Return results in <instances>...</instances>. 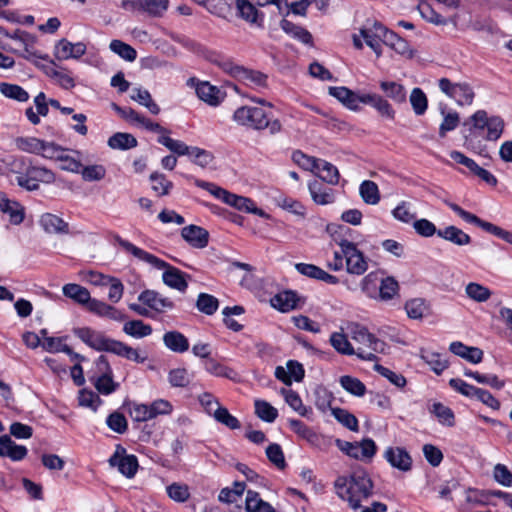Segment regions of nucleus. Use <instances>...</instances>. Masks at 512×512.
<instances>
[{
	"label": "nucleus",
	"instance_id": "nucleus-1",
	"mask_svg": "<svg viewBox=\"0 0 512 512\" xmlns=\"http://www.w3.org/2000/svg\"><path fill=\"white\" fill-rule=\"evenodd\" d=\"M469 121L472 124L470 129L471 133L470 135L465 136L464 146L481 156L487 157V146L482 142V140L478 139L473 130H486L484 139L486 141H497L504 132L505 122L503 118L498 115L489 116L485 110H477L470 116Z\"/></svg>",
	"mask_w": 512,
	"mask_h": 512
},
{
	"label": "nucleus",
	"instance_id": "nucleus-2",
	"mask_svg": "<svg viewBox=\"0 0 512 512\" xmlns=\"http://www.w3.org/2000/svg\"><path fill=\"white\" fill-rule=\"evenodd\" d=\"M336 494L349 506L356 510L361 507L362 500L368 499L373 494V482L368 473L363 469L355 470L350 478L341 476L334 483Z\"/></svg>",
	"mask_w": 512,
	"mask_h": 512
},
{
	"label": "nucleus",
	"instance_id": "nucleus-3",
	"mask_svg": "<svg viewBox=\"0 0 512 512\" xmlns=\"http://www.w3.org/2000/svg\"><path fill=\"white\" fill-rule=\"evenodd\" d=\"M118 242L121 247H123L127 252L137 257L139 260L147 262L157 269H165L162 275V279L167 286L176 289L180 292H184L187 289L188 283L185 279L186 275L184 272H182L176 267L169 265L167 262L159 259L153 254H150L145 250L136 247L135 245L126 240L119 239Z\"/></svg>",
	"mask_w": 512,
	"mask_h": 512
},
{
	"label": "nucleus",
	"instance_id": "nucleus-4",
	"mask_svg": "<svg viewBox=\"0 0 512 512\" xmlns=\"http://www.w3.org/2000/svg\"><path fill=\"white\" fill-rule=\"evenodd\" d=\"M233 120L247 129L262 131L268 129L274 135L282 130V124L278 119H272L270 114L262 107L241 106L233 113Z\"/></svg>",
	"mask_w": 512,
	"mask_h": 512
},
{
	"label": "nucleus",
	"instance_id": "nucleus-5",
	"mask_svg": "<svg viewBox=\"0 0 512 512\" xmlns=\"http://www.w3.org/2000/svg\"><path fill=\"white\" fill-rule=\"evenodd\" d=\"M56 177L53 171L41 167L29 165L24 172H19L16 175V183L28 190L35 191L39 189V183L51 184L55 181Z\"/></svg>",
	"mask_w": 512,
	"mask_h": 512
},
{
	"label": "nucleus",
	"instance_id": "nucleus-6",
	"mask_svg": "<svg viewBox=\"0 0 512 512\" xmlns=\"http://www.w3.org/2000/svg\"><path fill=\"white\" fill-rule=\"evenodd\" d=\"M438 87L447 97L453 99L458 106H469L473 103L475 92L468 82H452L448 78H441Z\"/></svg>",
	"mask_w": 512,
	"mask_h": 512
},
{
	"label": "nucleus",
	"instance_id": "nucleus-7",
	"mask_svg": "<svg viewBox=\"0 0 512 512\" xmlns=\"http://www.w3.org/2000/svg\"><path fill=\"white\" fill-rule=\"evenodd\" d=\"M445 203L448 205V207L453 210L459 217H461L464 221L470 224H474L480 228H482L484 231L502 239L503 241L509 243L512 245V232L505 230L501 228L500 226H497L493 223L484 221L480 219L478 216L464 210L459 205L445 201Z\"/></svg>",
	"mask_w": 512,
	"mask_h": 512
},
{
	"label": "nucleus",
	"instance_id": "nucleus-8",
	"mask_svg": "<svg viewBox=\"0 0 512 512\" xmlns=\"http://www.w3.org/2000/svg\"><path fill=\"white\" fill-rule=\"evenodd\" d=\"M338 245L342 248L346 271L352 275H363L368 269V261L364 254L353 242L348 240L342 239L338 242Z\"/></svg>",
	"mask_w": 512,
	"mask_h": 512
},
{
	"label": "nucleus",
	"instance_id": "nucleus-9",
	"mask_svg": "<svg viewBox=\"0 0 512 512\" xmlns=\"http://www.w3.org/2000/svg\"><path fill=\"white\" fill-rule=\"evenodd\" d=\"M335 444L340 451L357 460L370 461L377 451L375 442L370 438L363 439L360 442H348L336 439Z\"/></svg>",
	"mask_w": 512,
	"mask_h": 512
},
{
	"label": "nucleus",
	"instance_id": "nucleus-10",
	"mask_svg": "<svg viewBox=\"0 0 512 512\" xmlns=\"http://www.w3.org/2000/svg\"><path fill=\"white\" fill-rule=\"evenodd\" d=\"M347 330L350 337L362 346L370 349L369 352L374 354V352L384 351L385 343L371 334L366 327L358 323H350L347 326Z\"/></svg>",
	"mask_w": 512,
	"mask_h": 512
},
{
	"label": "nucleus",
	"instance_id": "nucleus-11",
	"mask_svg": "<svg viewBox=\"0 0 512 512\" xmlns=\"http://www.w3.org/2000/svg\"><path fill=\"white\" fill-rule=\"evenodd\" d=\"M109 464L112 467H117L118 471L127 478L134 477L139 466L137 457L126 454V450L121 446H118L115 453L110 457Z\"/></svg>",
	"mask_w": 512,
	"mask_h": 512
},
{
	"label": "nucleus",
	"instance_id": "nucleus-12",
	"mask_svg": "<svg viewBox=\"0 0 512 512\" xmlns=\"http://www.w3.org/2000/svg\"><path fill=\"white\" fill-rule=\"evenodd\" d=\"M386 32L387 28L379 22H374L372 25L367 24L360 29L361 36L377 57L382 54L381 43L385 40Z\"/></svg>",
	"mask_w": 512,
	"mask_h": 512
},
{
	"label": "nucleus",
	"instance_id": "nucleus-13",
	"mask_svg": "<svg viewBox=\"0 0 512 512\" xmlns=\"http://www.w3.org/2000/svg\"><path fill=\"white\" fill-rule=\"evenodd\" d=\"M330 343L332 347L339 353L343 355H357L360 359L373 361L376 359L375 354L372 352H366L363 348L359 347L357 351H355L348 341L346 335L340 332H334L330 336Z\"/></svg>",
	"mask_w": 512,
	"mask_h": 512
},
{
	"label": "nucleus",
	"instance_id": "nucleus-14",
	"mask_svg": "<svg viewBox=\"0 0 512 512\" xmlns=\"http://www.w3.org/2000/svg\"><path fill=\"white\" fill-rule=\"evenodd\" d=\"M74 334L85 344L98 351L110 350L113 339L105 337L102 333L94 331L88 327L74 329Z\"/></svg>",
	"mask_w": 512,
	"mask_h": 512
},
{
	"label": "nucleus",
	"instance_id": "nucleus-15",
	"mask_svg": "<svg viewBox=\"0 0 512 512\" xmlns=\"http://www.w3.org/2000/svg\"><path fill=\"white\" fill-rule=\"evenodd\" d=\"M138 300L157 313H164L174 307V303L154 290H145L138 296Z\"/></svg>",
	"mask_w": 512,
	"mask_h": 512
},
{
	"label": "nucleus",
	"instance_id": "nucleus-16",
	"mask_svg": "<svg viewBox=\"0 0 512 512\" xmlns=\"http://www.w3.org/2000/svg\"><path fill=\"white\" fill-rule=\"evenodd\" d=\"M383 456L393 468L402 472H408L412 468V458L402 447H388Z\"/></svg>",
	"mask_w": 512,
	"mask_h": 512
},
{
	"label": "nucleus",
	"instance_id": "nucleus-17",
	"mask_svg": "<svg viewBox=\"0 0 512 512\" xmlns=\"http://www.w3.org/2000/svg\"><path fill=\"white\" fill-rule=\"evenodd\" d=\"M86 45L83 42L71 43L61 39L55 45L54 56L58 60L78 59L86 53Z\"/></svg>",
	"mask_w": 512,
	"mask_h": 512
},
{
	"label": "nucleus",
	"instance_id": "nucleus-18",
	"mask_svg": "<svg viewBox=\"0 0 512 512\" xmlns=\"http://www.w3.org/2000/svg\"><path fill=\"white\" fill-rule=\"evenodd\" d=\"M181 236L193 248L202 249L208 245L209 233L197 225H188L182 228Z\"/></svg>",
	"mask_w": 512,
	"mask_h": 512
},
{
	"label": "nucleus",
	"instance_id": "nucleus-19",
	"mask_svg": "<svg viewBox=\"0 0 512 512\" xmlns=\"http://www.w3.org/2000/svg\"><path fill=\"white\" fill-rule=\"evenodd\" d=\"M0 211L9 216V220L14 225H19L24 220L23 206L7 197L5 193L0 192Z\"/></svg>",
	"mask_w": 512,
	"mask_h": 512
},
{
	"label": "nucleus",
	"instance_id": "nucleus-20",
	"mask_svg": "<svg viewBox=\"0 0 512 512\" xmlns=\"http://www.w3.org/2000/svg\"><path fill=\"white\" fill-rule=\"evenodd\" d=\"M224 203L236 208L239 211L256 214L262 218H269V215L262 209L257 208L255 203L244 196L228 193Z\"/></svg>",
	"mask_w": 512,
	"mask_h": 512
},
{
	"label": "nucleus",
	"instance_id": "nucleus-21",
	"mask_svg": "<svg viewBox=\"0 0 512 512\" xmlns=\"http://www.w3.org/2000/svg\"><path fill=\"white\" fill-rule=\"evenodd\" d=\"M362 103L371 105L382 117L389 120H394L395 118V110L392 108L391 104L379 94H363Z\"/></svg>",
	"mask_w": 512,
	"mask_h": 512
},
{
	"label": "nucleus",
	"instance_id": "nucleus-22",
	"mask_svg": "<svg viewBox=\"0 0 512 512\" xmlns=\"http://www.w3.org/2000/svg\"><path fill=\"white\" fill-rule=\"evenodd\" d=\"M40 226L49 234H68L69 225L59 216L52 213H44L39 219Z\"/></svg>",
	"mask_w": 512,
	"mask_h": 512
},
{
	"label": "nucleus",
	"instance_id": "nucleus-23",
	"mask_svg": "<svg viewBox=\"0 0 512 512\" xmlns=\"http://www.w3.org/2000/svg\"><path fill=\"white\" fill-rule=\"evenodd\" d=\"M27 455L25 446L17 445L8 435L0 437V456L9 457L13 461L22 460Z\"/></svg>",
	"mask_w": 512,
	"mask_h": 512
},
{
	"label": "nucleus",
	"instance_id": "nucleus-24",
	"mask_svg": "<svg viewBox=\"0 0 512 512\" xmlns=\"http://www.w3.org/2000/svg\"><path fill=\"white\" fill-rule=\"evenodd\" d=\"M235 4L239 17L250 24L258 27L262 26L263 15L258 12L256 7L250 1L236 0Z\"/></svg>",
	"mask_w": 512,
	"mask_h": 512
},
{
	"label": "nucleus",
	"instance_id": "nucleus-25",
	"mask_svg": "<svg viewBox=\"0 0 512 512\" xmlns=\"http://www.w3.org/2000/svg\"><path fill=\"white\" fill-rule=\"evenodd\" d=\"M437 236L456 246H466L471 243V237L463 230L453 225L439 229Z\"/></svg>",
	"mask_w": 512,
	"mask_h": 512
},
{
	"label": "nucleus",
	"instance_id": "nucleus-26",
	"mask_svg": "<svg viewBox=\"0 0 512 512\" xmlns=\"http://www.w3.org/2000/svg\"><path fill=\"white\" fill-rule=\"evenodd\" d=\"M450 351L455 355L473 363L478 364L483 359V351L478 347H469L462 342H452L449 347Z\"/></svg>",
	"mask_w": 512,
	"mask_h": 512
},
{
	"label": "nucleus",
	"instance_id": "nucleus-27",
	"mask_svg": "<svg viewBox=\"0 0 512 512\" xmlns=\"http://www.w3.org/2000/svg\"><path fill=\"white\" fill-rule=\"evenodd\" d=\"M300 300L297 293L291 290L283 291L271 298V305L281 312H288L297 307Z\"/></svg>",
	"mask_w": 512,
	"mask_h": 512
},
{
	"label": "nucleus",
	"instance_id": "nucleus-28",
	"mask_svg": "<svg viewBox=\"0 0 512 512\" xmlns=\"http://www.w3.org/2000/svg\"><path fill=\"white\" fill-rule=\"evenodd\" d=\"M313 201L319 205H327L334 202L333 189L323 186L318 181H313L308 186Z\"/></svg>",
	"mask_w": 512,
	"mask_h": 512
},
{
	"label": "nucleus",
	"instance_id": "nucleus-29",
	"mask_svg": "<svg viewBox=\"0 0 512 512\" xmlns=\"http://www.w3.org/2000/svg\"><path fill=\"white\" fill-rule=\"evenodd\" d=\"M109 352L117 356L124 357L128 360L135 361L137 363H143L147 359L146 356H141L137 349H134L127 344L114 339L112 345H110Z\"/></svg>",
	"mask_w": 512,
	"mask_h": 512
},
{
	"label": "nucleus",
	"instance_id": "nucleus-30",
	"mask_svg": "<svg viewBox=\"0 0 512 512\" xmlns=\"http://www.w3.org/2000/svg\"><path fill=\"white\" fill-rule=\"evenodd\" d=\"M380 88L396 104L406 102L407 92L402 84L394 81H382L380 82Z\"/></svg>",
	"mask_w": 512,
	"mask_h": 512
},
{
	"label": "nucleus",
	"instance_id": "nucleus-31",
	"mask_svg": "<svg viewBox=\"0 0 512 512\" xmlns=\"http://www.w3.org/2000/svg\"><path fill=\"white\" fill-rule=\"evenodd\" d=\"M133 8H139L153 16H161L168 8L169 0H134L129 3Z\"/></svg>",
	"mask_w": 512,
	"mask_h": 512
},
{
	"label": "nucleus",
	"instance_id": "nucleus-32",
	"mask_svg": "<svg viewBox=\"0 0 512 512\" xmlns=\"http://www.w3.org/2000/svg\"><path fill=\"white\" fill-rule=\"evenodd\" d=\"M165 346L173 352L183 353L189 348L188 339L178 331L166 332L163 336Z\"/></svg>",
	"mask_w": 512,
	"mask_h": 512
},
{
	"label": "nucleus",
	"instance_id": "nucleus-33",
	"mask_svg": "<svg viewBox=\"0 0 512 512\" xmlns=\"http://www.w3.org/2000/svg\"><path fill=\"white\" fill-rule=\"evenodd\" d=\"M197 96L209 105L216 106L220 103V90L208 82H201L196 87Z\"/></svg>",
	"mask_w": 512,
	"mask_h": 512
},
{
	"label": "nucleus",
	"instance_id": "nucleus-34",
	"mask_svg": "<svg viewBox=\"0 0 512 512\" xmlns=\"http://www.w3.org/2000/svg\"><path fill=\"white\" fill-rule=\"evenodd\" d=\"M280 27L285 33L299 40L300 42L304 44H312V35L305 28L298 26L286 19L281 20Z\"/></svg>",
	"mask_w": 512,
	"mask_h": 512
},
{
	"label": "nucleus",
	"instance_id": "nucleus-35",
	"mask_svg": "<svg viewBox=\"0 0 512 512\" xmlns=\"http://www.w3.org/2000/svg\"><path fill=\"white\" fill-rule=\"evenodd\" d=\"M62 292L64 296L71 298L75 302L82 305L88 304L91 301V296L88 289L78 284H66L62 288Z\"/></svg>",
	"mask_w": 512,
	"mask_h": 512
},
{
	"label": "nucleus",
	"instance_id": "nucleus-36",
	"mask_svg": "<svg viewBox=\"0 0 512 512\" xmlns=\"http://www.w3.org/2000/svg\"><path fill=\"white\" fill-rule=\"evenodd\" d=\"M205 370L217 377H224L233 381L238 380V374L231 368L219 363L213 358H209L204 363Z\"/></svg>",
	"mask_w": 512,
	"mask_h": 512
},
{
	"label": "nucleus",
	"instance_id": "nucleus-37",
	"mask_svg": "<svg viewBox=\"0 0 512 512\" xmlns=\"http://www.w3.org/2000/svg\"><path fill=\"white\" fill-rule=\"evenodd\" d=\"M108 146L112 149L127 150L137 146L136 138L129 133H115L108 139Z\"/></svg>",
	"mask_w": 512,
	"mask_h": 512
},
{
	"label": "nucleus",
	"instance_id": "nucleus-38",
	"mask_svg": "<svg viewBox=\"0 0 512 512\" xmlns=\"http://www.w3.org/2000/svg\"><path fill=\"white\" fill-rule=\"evenodd\" d=\"M359 193L366 204L376 205L380 201V193L378 186L373 181H363L359 187Z\"/></svg>",
	"mask_w": 512,
	"mask_h": 512
},
{
	"label": "nucleus",
	"instance_id": "nucleus-39",
	"mask_svg": "<svg viewBox=\"0 0 512 512\" xmlns=\"http://www.w3.org/2000/svg\"><path fill=\"white\" fill-rule=\"evenodd\" d=\"M282 395L285 398L286 403L299 415L303 417H308L311 413V408H307L303 405L302 400L297 392L291 389L283 388L281 390Z\"/></svg>",
	"mask_w": 512,
	"mask_h": 512
},
{
	"label": "nucleus",
	"instance_id": "nucleus-40",
	"mask_svg": "<svg viewBox=\"0 0 512 512\" xmlns=\"http://www.w3.org/2000/svg\"><path fill=\"white\" fill-rule=\"evenodd\" d=\"M409 101L413 112L417 116L425 114L428 108V99L422 89L418 87L413 88L409 96Z\"/></svg>",
	"mask_w": 512,
	"mask_h": 512
},
{
	"label": "nucleus",
	"instance_id": "nucleus-41",
	"mask_svg": "<svg viewBox=\"0 0 512 512\" xmlns=\"http://www.w3.org/2000/svg\"><path fill=\"white\" fill-rule=\"evenodd\" d=\"M123 331L134 338H143L152 333V327L141 320H131L124 324Z\"/></svg>",
	"mask_w": 512,
	"mask_h": 512
},
{
	"label": "nucleus",
	"instance_id": "nucleus-42",
	"mask_svg": "<svg viewBox=\"0 0 512 512\" xmlns=\"http://www.w3.org/2000/svg\"><path fill=\"white\" fill-rule=\"evenodd\" d=\"M131 99L145 106L154 115L160 112L159 106L153 101L148 90L134 88L132 90Z\"/></svg>",
	"mask_w": 512,
	"mask_h": 512
},
{
	"label": "nucleus",
	"instance_id": "nucleus-43",
	"mask_svg": "<svg viewBox=\"0 0 512 512\" xmlns=\"http://www.w3.org/2000/svg\"><path fill=\"white\" fill-rule=\"evenodd\" d=\"M238 72L240 73L238 80L243 81L245 84L255 88L266 86L267 76L263 73L244 67L242 70H238Z\"/></svg>",
	"mask_w": 512,
	"mask_h": 512
},
{
	"label": "nucleus",
	"instance_id": "nucleus-44",
	"mask_svg": "<svg viewBox=\"0 0 512 512\" xmlns=\"http://www.w3.org/2000/svg\"><path fill=\"white\" fill-rule=\"evenodd\" d=\"M316 170H319L320 173L318 176L325 182L335 185L339 182V172L338 169L331 163L319 159Z\"/></svg>",
	"mask_w": 512,
	"mask_h": 512
},
{
	"label": "nucleus",
	"instance_id": "nucleus-45",
	"mask_svg": "<svg viewBox=\"0 0 512 512\" xmlns=\"http://www.w3.org/2000/svg\"><path fill=\"white\" fill-rule=\"evenodd\" d=\"M331 413L334 418L341 423L344 427L351 431H358L359 425L357 418L348 410L343 408H331Z\"/></svg>",
	"mask_w": 512,
	"mask_h": 512
},
{
	"label": "nucleus",
	"instance_id": "nucleus-46",
	"mask_svg": "<svg viewBox=\"0 0 512 512\" xmlns=\"http://www.w3.org/2000/svg\"><path fill=\"white\" fill-rule=\"evenodd\" d=\"M339 382L344 390L354 396L361 397L366 393V386L358 378L344 375Z\"/></svg>",
	"mask_w": 512,
	"mask_h": 512
},
{
	"label": "nucleus",
	"instance_id": "nucleus-47",
	"mask_svg": "<svg viewBox=\"0 0 512 512\" xmlns=\"http://www.w3.org/2000/svg\"><path fill=\"white\" fill-rule=\"evenodd\" d=\"M466 295L475 302H486L492 295V292L485 286L470 282L465 288Z\"/></svg>",
	"mask_w": 512,
	"mask_h": 512
},
{
	"label": "nucleus",
	"instance_id": "nucleus-48",
	"mask_svg": "<svg viewBox=\"0 0 512 512\" xmlns=\"http://www.w3.org/2000/svg\"><path fill=\"white\" fill-rule=\"evenodd\" d=\"M109 48L112 52L126 61L133 62L137 57L136 50L121 40H112Z\"/></svg>",
	"mask_w": 512,
	"mask_h": 512
},
{
	"label": "nucleus",
	"instance_id": "nucleus-49",
	"mask_svg": "<svg viewBox=\"0 0 512 512\" xmlns=\"http://www.w3.org/2000/svg\"><path fill=\"white\" fill-rule=\"evenodd\" d=\"M0 92L7 98L17 100L19 102H26L29 99V94L21 86L2 82L0 83Z\"/></svg>",
	"mask_w": 512,
	"mask_h": 512
},
{
	"label": "nucleus",
	"instance_id": "nucleus-50",
	"mask_svg": "<svg viewBox=\"0 0 512 512\" xmlns=\"http://www.w3.org/2000/svg\"><path fill=\"white\" fill-rule=\"evenodd\" d=\"M383 43L385 45L391 47L392 49H394L397 53H399L401 55H406V54L410 53V46H409L408 42L405 39L398 36L393 31H390L388 29H387L386 37H385V40Z\"/></svg>",
	"mask_w": 512,
	"mask_h": 512
},
{
	"label": "nucleus",
	"instance_id": "nucleus-51",
	"mask_svg": "<svg viewBox=\"0 0 512 512\" xmlns=\"http://www.w3.org/2000/svg\"><path fill=\"white\" fill-rule=\"evenodd\" d=\"M430 412L433 413L438 421L443 424V425H446L448 427H452L454 426L455 424V417H454V413L453 411L443 405L442 403H434L430 409Z\"/></svg>",
	"mask_w": 512,
	"mask_h": 512
},
{
	"label": "nucleus",
	"instance_id": "nucleus-52",
	"mask_svg": "<svg viewBox=\"0 0 512 512\" xmlns=\"http://www.w3.org/2000/svg\"><path fill=\"white\" fill-rule=\"evenodd\" d=\"M420 356L436 374L442 373L448 367V362L438 353L422 349Z\"/></svg>",
	"mask_w": 512,
	"mask_h": 512
},
{
	"label": "nucleus",
	"instance_id": "nucleus-53",
	"mask_svg": "<svg viewBox=\"0 0 512 512\" xmlns=\"http://www.w3.org/2000/svg\"><path fill=\"white\" fill-rule=\"evenodd\" d=\"M255 413L261 420L268 423L273 422L278 416L277 409L264 400L255 401Z\"/></svg>",
	"mask_w": 512,
	"mask_h": 512
},
{
	"label": "nucleus",
	"instance_id": "nucleus-54",
	"mask_svg": "<svg viewBox=\"0 0 512 512\" xmlns=\"http://www.w3.org/2000/svg\"><path fill=\"white\" fill-rule=\"evenodd\" d=\"M196 306L198 310L201 311L202 313L212 315L217 311L219 301L216 297L210 294L200 293L198 295Z\"/></svg>",
	"mask_w": 512,
	"mask_h": 512
},
{
	"label": "nucleus",
	"instance_id": "nucleus-55",
	"mask_svg": "<svg viewBox=\"0 0 512 512\" xmlns=\"http://www.w3.org/2000/svg\"><path fill=\"white\" fill-rule=\"evenodd\" d=\"M290 428L302 439L310 443H315L318 440V435L302 421L291 419L289 421Z\"/></svg>",
	"mask_w": 512,
	"mask_h": 512
},
{
	"label": "nucleus",
	"instance_id": "nucleus-56",
	"mask_svg": "<svg viewBox=\"0 0 512 512\" xmlns=\"http://www.w3.org/2000/svg\"><path fill=\"white\" fill-rule=\"evenodd\" d=\"M62 337H46L42 342V347L49 353L63 352L67 355L72 354V349L63 342Z\"/></svg>",
	"mask_w": 512,
	"mask_h": 512
},
{
	"label": "nucleus",
	"instance_id": "nucleus-57",
	"mask_svg": "<svg viewBox=\"0 0 512 512\" xmlns=\"http://www.w3.org/2000/svg\"><path fill=\"white\" fill-rule=\"evenodd\" d=\"M158 142L179 156L190 153V148L184 142L172 139L167 134L161 135Z\"/></svg>",
	"mask_w": 512,
	"mask_h": 512
},
{
	"label": "nucleus",
	"instance_id": "nucleus-58",
	"mask_svg": "<svg viewBox=\"0 0 512 512\" xmlns=\"http://www.w3.org/2000/svg\"><path fill=\"white\" fill-rule=\"evenodd\" d=\"M79 173L85 181H101L106 176V169L103 165L95 164L80 168Z\"/></svg>",
	"mask_w": 512,
	"mask_h": 512
},
{
	"label": "nucleus",
	"instance_id": "nucleus-59",
	"mask_svg": "<svg viewBox=\"0 0 512 512\" xmlns=\"http://www.w3.org/2000/svg\"><path fill=\"white\" fill-rule=\"evenodd\" d=\"M213 417L217 422L225 425L229 429L233 430L240 428L239 420L235 416L231 415L228 409L223 406L217 407Z\"/></svg>",
	"mask_w": 512,
	"mask_h": 512
},
{
	"label": "nucleus",
	"instance_id": "nucleus-60",
	"mask_svg": "<svg viewBox=\"0 0 512 512\" xmlns=\"http://www.w3.org/2000/svg\"><path fill=\"white\" fill-rule=\"evenodd\" d=\"M441 114L444 118L439 127V135L440 137H445L447 132L456 129L459 124L460 117L457 112L453 111L445 113L444 109H441Z\"/></svg>",
	"mask_w": 512,
	"mask_h": 512
},
{
	"label": "nucleus",
	"instance_id": "nucleus-61",
	"mask_svg": "<svg viewBox=\"0 0 512 512\" xmlns=\"http://www.w3.org/2000/svg\"><path fill=\"white\" fill-rule=\"evenodd\" d=\"M42 141L36 137H20L16 139V146L24 152L40 154Z\"/></svg>",
	"mask_w": 512,
	"mask_h": 512
},
{
	"label": "nucleus",
	"instance_id": "nucleus-62",
	"mask_svg": "<svg viewBox=\"0 0 512 512\" xmlns=\"http://www.w3.org/2000/svg\"><path fill=\"white\" fill-rule=\"evenodd\" d=\"M398 282L393 277H387L382 280L379 287V297L381 300H391L398 293Z\"/></svg>",
	"mask_w": 512,
	"mask_h": 512
},
{
	"label": "nucleus",
	"instance_id": "nucleus-63",
	"mask_svg": "<svg viewBox=\"0 0 512 512\" xmlns=\"http://www.w3.org/2000/svg\"><path fill=\"white\" fill-rule=\"evenodd\" d=\"M166 490L168 496L179 503L187 501L190 497L189 487L186 484L172 483Z\"/></svg>",
	"mask_w": 512,
	"mask_h": 512
},
{
	"label": "nucleus",
	"instance_id": "nucleus-64",
	"mask_svg": "<svg viewBox=\"0 0 512 512\" xmlns=\"http://www.w3.org/2000/svg\"><path fill=\"white\" fill-rule=\"evenodd\" d=\"M150 181L152 182V189L161 196L167 195L173 187L172 182L167 180L165 175L160 173H152L150 175Z\"/></svg>",
	"mask_w": 512,
	"mask_h": 512
}]
</instances>
